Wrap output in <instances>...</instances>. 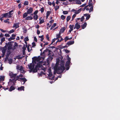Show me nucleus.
Listing matches in <instances>:
<instances>
[{"mask_svg": "<svg viewBox=\"0 0 120 120\" xmlns=\"http://www.w3.org/2000/svg\"><path fill=\"white\" fill-rule=\"evenodd\" d=\"M11 42L12 41L9 42L8 44L6 43V45H7V46H8V45L9 46H11V45H12L11 44Z\"/></svg>", "mask_w": 120, "mask_h": 120, "instance_id": "40", "label": "nucleus"}, {"mask_svg": "<svg viewBox=\"0 0 120 120\" xmlns=\"http://www.w3.org/2000/svg\"><path fill=\"white\" fill-rule=\"evenodd\" d=\"M71 17L70 16H67V21L68 22L70 20Z\"/></svg>", "mask_w": 120, "mask_h": 120, "instance_id": "31", "label": "nucleus"}, {"mask_svg": "<svg viewBox=\"0 0 120 120\" xmlns=\"http://www.w3.org/2000/svg\"><path fill=\"white\" fill-rule=\"evenodd\" d=\"M11 53V52L10 50H8L7 51V53L6 56H9L10 55Z\"/></svg>", "mask_w": 120, "mask_h": 120, "instance_id": "22", "label": "nucleus"}, {"mask_svg": "<svg viewBox=\"0 0 120 120\" xmlns=\"http://www.w3.org/2000/svg\"><path fill=\"white\" fill-rule=\"evenodd\" d=\"M32 62H36V61H38L39 59L36 56H35L32 58Z\"/></svg>", "mask_w": 120, "mask_h": 120, "instance_id": "7", "label": "nucleus"}, {"mask_svg": "<svg viewBox=\"0 0 120 120\" xmlns=\"http://www.w3.org/2000/svg\"><path fill=\"white\" fill-rule=\"evenodd\" d=\"M55 41H56V40H55V39L54 38V39H53L52 41V42L49 45V46L50 45H51L52 44H53V43Z\"/></svg>", "mask_w": 120, "mask_h": 120, "instance_id": "59", "label": "nucleus"}, {"mask_svg": "<svg viewBox=\"0 0 120 120\" xmlns=\"http://www.w3.org/2000/svg\"><path fill=\"white\" fill-rule=\"evenodd\" d=\"M61 18L62 20H64L65 18L66 17L64 16L63 15H62L61 16Z\"/></svg>", "mask_w": 120, "mask_h": 120, "instance_id": "43", "label": "nucleus"}, {"mask_svg": "<svg viewBox=\"0 0 120 120\" xmlns=\"http://www.w3.org/2000/svg\"><path fill=\"white\" fill-rule=\"evenodd\" d=\"M12 45H11V46H8V50H10L12 49Z\"/></svg>", "mask_w": 120, "mask_h": 120, "instance_id": "51", "label": "nucleus"}, {"mask_svg": "<svg viewBox=\"0 0 120 120\" xmlns=\"http://www.w3.org/2000/svg\"><path fill=\"white\" fill-rule=\"evenodd\" d=\"M41 66L40 64L38 63L37 65L35 66L34 70V73H35L37 72L38 70H39L38 68H41Z\"/></svg>", "mask_w": 120, "mask_h": 120, "instance_id": "4", "label": "nucleus"}, {"mask_svg": "<svg viewBox=\"0 0 120 120\" xmlns=\"http://www.w3.org/2000/svg\"><path fill=\"white\" fill-rule=\"evenodd\" d=\"M15 39V38H12L11 37L10 38H9L8 39V41H10L11 40H14Z\"/></svg>", "mask_w": 120, "mask_h": 120, "instance_id": "36", "label": "nucleus"}, {"mask_svg": "<svg viewBox=\"0 0 120 120\" xmlns=\"http://www.w3.org/2000/svg\"><path fill=\"white\" fill-rule=\"evenodd\" d=\"M70 63V60L68 61H67L66 63L65 66H69V65Z\"/></svg>", "mask_w": 120, "mask_h": 120, "instance_id": "23", "label": "nucleus"}, {"mask_svg": "<svg viewBox=\"0 0 120 120\" xmlns=\"http://www.w3.org/2000/svg\"><path fill=\"white\" fill-rule=\"evenodd\" d=\"M33 19V18L31 16H28L25 19L27 20H32Z\"/></svg>", "mask_w": 120, "mask_h": 120, "instance_id": "19", "label": "nucleus"}, {"mask_svg": "<svg viewBox=\"0 0 120 120\" xmlns=\"http://www.w3.org/2000/svg\"><path fill=\"white\" fill-rule=\"evenodd\" d=\"M38 10H37L35 11V12L34 13V14L35 15H37V14L38 13Z\"/></svg>", "mask_w": 120, "mask_h": 120, "instance_id": "60", "label": "nucleus"}, {"mask_svg": "<svg viewBox=\"0 0 120 120\" xmlns=\"http://www.w3.org/2000/svg\"><path fill=\"white\" fill-rule=\"evenodd\" d=\"M84 19V16H82L81 18V21L82 22Z\"/></svg>", "mask_w": 120, "mask_h": 120, "instance_id": "53", "label": "nucleus"}, {"mask_svg": "<svg viewBox=\"0 0 120 120\" xmlns=\"http://www.w3.org/2000/svg\"><path fill=\"white\" fill-rule=\"evenodd\" d=\"M74 26V25H70L69 26V27L70 28V29L71 30H73V28Z\"/></svg>", "mask_w": 120, "mask_h": 120, "instance_id": "29", "label": "nucleus"}, {"mask_svg": "<svg viewBox=\"0 0 120 120\" xmlns=\"http://www.w3.org/2000/svg\"><path fill=\"white\" fill-rule=\"evenodd\" d=\"M67 58L68 60V61L70 60V62L71 61V58L69 57V56L68 55H67Z\"/></svg>", "mask_w": 120, "mask_h": 120, "instance_id": "56", "label": "nucleus"}, {"mask_svg": "<svg viewBox=\"0 0 120 120\" xmlns=\"http://www.w3.org/2000/svg\"><path fill=\"white\" fill-rule=\"evenodd\" d=\"M16 79H15V77L14 78V79H12V82L13 83V85H15V83H16Z\"/></svg>", "mask_w": 120, "mask_h": 120, "instance_id": "27", "label": "nucleus"}, {"mask_svg": "<svg viewBox=\"0 0 120 120\" xmlns=\"http://www.w3.org/2000/svg\"><path fill=\"white\" fill-rule=\"evenodd\" d=\"M19 79L20 80H22V81L24 82V83L23 84H24L25 82L27 81L26 79L25 78H20Z\"/></svg>", "mask_w": 120, "mask_h": 120, "instance_id": "20", "label": "nucleus"}, {"mask_svg": "<svg viewBox=\"0 0 120 120\" xmlns=\"http://www.w3.org/2000/svg\"><path fill=\"white\" fill-rule=\"evenodd\" d=\"M26 46L25 47V45H24L23 47L22 48V51H25V50L26 49Z\"/></svg>", "mask_w": 120, "mask_h": 120, "instance_id": "46", "label": "nucleus"}, {"mask_svg": "<svg viewBox=\"0 0 120 120\" xmlns=\"http://www.w3.org/2000/svg\"><path fill=\"white\" fill-rule=\"evenodd\" d=\"M76 15L75 14H74L73 15L72 17V19L71 20V21L73 20H74V18L75 17V16H76Z\"/></svg>", "mask_w": 120, "mask_h": 120, "instance_id": "41", "label": "nucleus"}, {"mask_svg": "<svg viewBox=\"0 0 120 120\" xmlns=\"http://www.w3.org/2000/svg\"><path fill=\"white\" fill-rule=\"evenodd\" d=\"M59 64L58 62L57 63L54 67V69L55 71L57 72V74H60L62 73L64 70H63V68L58 66Z\"/></svg>", "mask_w": 120, "mask_h": 120, "instance_id": "2", "label": "nucleus"}, {"mask_svg": "<svg viewBox=\"0 0 120 120\" xmlns=\"http://www.w3.org/2000/svg\"><path fill=\"white\" fill-rule=\"evenodd\" d=\"M17 75V74H13V73L12 72H10L9 73V75L11 78H15L16 76Z\"/></svg>", "mask_w": 120, "mask_h": 120, "instance_id": "6", "label": "nucleus"}, {"mask_svg": "<svg viewBox=\"0 0 120 120\" xmlns=\"http://www.w3.org/2000/svg\"><path fill=\"white\" fill-rule=\"evenodd\" d=\"M8 63L9 64H11L12 63V59H10L8 60Z\"/></svg>", "mask_w": 120, "mask_h": 120, "instance_id": "35", "label": "nucleus"}, {"mask_svg": "<svg viewBox=\"0 0 120 120\" xmlns=\"http://www.w3.org/2000/svg\"><path fill=\"white\" fill-rule=\"evenodd\" d=\"M60 67L63 68V70H65V68L64 66V62L63 60H62L60 62Z\"/></svg>", "mask_w": 120, "mask_h": 120, "instance_id": "5", "label": "nucleus"}, {"mask_svg": "<svg viewBox=\"0 0 120 120\" xmlns=\"http://www.w3.org/2000/svg\"><path fill=\"white\" fill-rule=\"evenodd\" d=\"M15 88V87L12 85L10 87V88L8 90L10 91H12L14 90Z\"/></svg>", "mask_w": 120, "mask_h": 120, "instance_id": "16", "label": "nucleus"}, {"mask_svg": "<svg viewBox=\"0 0 120 120\" xmlns=\"http://www.w3.org/2000/svg\"><path fill=\"white\" fill-rule=\"evenodd\" d=\"M6 50V49H4V48H3L2 47H0V50H2V53H5Z\"/></svg>", "mask_w": 120, "mask_h": 120, "instance_id": "15", "label": "nucleus"}, {"mask_svg": "<svg viewBox=\"0 0 120 120\" xmlns=\"http://www.w3.org/2000/svg\"><path fill=\"white\" fill-rule=\"evenodd\" d=\"M80 12L79 11V10H77V11H75V14H76H76H78Z\"/></svg>", "mask_w": 120, "mask_h": 120, "instance_id": "49", "label": "nucleus"}, {"mask_svg": "<svg viewBox=\"0 0 120 120\" xmlns=\"http://www.w3.org/2000/svg\"><path fill=\"white\" fill-rule=\"evenodd\" d=\"M13 10H11V11H9L8 13L9 14V15H12L13 14V13H11V12H13Z\"/></svg>", "mask_w": 120, "mask_h": 120, "instance_id": "57", "label": "nucleus"}, {"mask_svg": "<svg viewBox=\"0 0 120 120\" xmlns=\"http://www.w3.org/2000/svg\"><path fill=\"white\" fill-rule=\"evenodd\" d=\"M33 17L35 20H37L38 18V16L37 15H34Z\"/></svg>", "mask_w": 120, "mask_h": 120, "instance_id": "28", "label": "nucleus"}, {"mask_svg": "<svg viewBox=\"0 0 120 120\" xmlns=\"http://www.w3.org/2000/svg\"><path fill=\"white\" fill-rule=\"evenodd\" d=\"M87 24L86 22H85L84 24L81 26L82 27V29H84L87 26Z\"/></svg>", "mask_w": 120, "mask_h": 120, "instance_id": "18", "label": "nucleus"}, {"mask_svg": "<svg viewBox=\"0 0 120 120\" xmlns=\"http://www.w3.org/2000/svg\"><path fill=\"white\" fill-rule=\"evenodd\" d=\"M59 6H56V7L55 8V10L56 11L57 9H59Z\"/></svg>", "mask_w": 120, "mask_h": 120, "instance_id": "52", "label": "nucleus"}, {"mask_svg": "<svg viewBox=\"0 0 120 120\" xmlns=\"http://www.w3.org/2000/svg\"><path fill=\"white\" fill-rule=\"evenodd\" d=\"M29 40L28 38V37H26L24 38V41H28Z\"/></svg>", "mask_w": 120, "mask_h": 120, "instance_id": "47", "label": "nucleus"}, {"mask_svg": "<svg viewBox=\"0 0 120 120\" xmlns=\"http://www.w3.org/2000/svg\"><path fill=\"white\" fill-rule=\"evenodd\" d=\"M5 41V38L4 37H3L1 39V42L2 43Z\"/></svg>", "mask_w": 120, "mask_h": 120, "instance_id": "50", "label": "nucleus"}, {"mask_svg": "<svg viewBox=\"0 0 120 120\" xmlns=\"http://www.w3.org/2000/svg\"><path fill=\"white\" fill-rule=\"evenodd\" d=\"M46 38L48 40V41H49V35L48 34H47L46 35Z\"/></svg>", "mask_w": 120, "mask_h": 120, "instance_id": "48", "label": "nucleus"}, {"mask_svg": "<svg viewBox=\"0 0 120 120\" xmlns=\"http://www.w3.org/2000/svg\"><path fill=\"white\" fill-rule=\"evenodd\" d=\"M41 12V13H43L44 11V8L43 7L40 10Z\"/></svg>", "mask_w": 120, "mask_h": 120, "instance_id": "54", "label": "nucleus"}, {"mask_svg": "<svg viewBox=\"0 0 120 120\" xmlns=\"http://www.w3.org/2000/svg\"><path fill=\"white\" fill-rule=\"evenodd\" d=\"M74 41H70L68 42L66 44L67 45H68V46L72 45L74 43Z\"/></svg>", "mask_w": 120, "mask_h": 120, "instance_id": "11", "label": "nucleus"}, {"mask_svg": "<svg viewBox=\"0 0 120 120\" xmlns=\"http://www.w3.org/2000/svg\"><path fill=\"white\" fill-rule=\"evenodd\" d=\"M44 20L43 19H42L40 20V21L39 22V23L40 24H41L43 23L44 22Z\"/></svg>", "mask_w": 120, "mask_h": 120, "instance_id": "44", "label": "nucleus"}, {"mask_svg": "<svg viewBox=\"0 0 120 120\" xmlns=\"http://www.w3.org/2000/svg\"><path fill=\"white\" fill-rule=\"evenodd\" d=\"M8 13H6L1 15V16H2L4 18H7L8 17Z\"/></svg>", "mask_w": 120, "mask_h": 120, "instance_id": "13", "label": "nucleus"}, {"mask_svg": "<svg viewBox=\"0 0 120 120\" xmlns=\"http://www.w3.org/2000/svg\"><path fill=\"white\" fill-rule=\"evenodd\" d=\"M48 52V57L47 59V61L48 62L50 61H51L53 58L54 56V53L52 51L48 49H46L43 52H41L40 54L41 56H43V58H44L45 57V56L46 55V54L45 53Z\"/></svg>", "mask_w": 120, "mask_h": 120, "instance_id": "1", "label": "nucleus"}, {"mask_svg": "<svg viewBox=\"0 0 120 120\" xmlns=\"http://www.w3.org/2000/svg\"><path fill=\"white\" fill-rule=\"evenodd\" d=\"M38 74L39 76H41L43 75H45V73L42 71H41L40 73H38Z\"/></svg>", "mask_w": 120, "mask_h": 120, "instance_id": "33", "label": "nucleus"}, {"mask_svg": "<svg viewBox=\"0 0 120 120\" xmlns=\"http://www.w3.org/2000/svg\"><path fill=\"white\" fill-rule=\"evenodd\" d=\"M61 34V33H59L58 34H56V37H57L58 38H61V36H60V34Z\"/></svg>", "mask_w": 120, "mask_h": 120, "instance_id": "34", "label": "nucleus"}, {"mask_svg": "<svg viewBox=\"0 0 120 120\" xmlns=\"http://www.w3.org/2000/svg\"><path fill=\"white\" fill-rule=\"evenodd\" d=\"M24 86H22L20 87H18L17 89L19 91L23 90L24 91Z\"/></svg>", "mask_w": 120, "mask_h": 120, "instance_id": "12", "label": "nucleus"}, {"mask_svg": "<svg viewBox=\"0 0 120 120\" xmlns=\"http://www.w3.org/2000/svg\"><path fill=\"white\" fill-rule=\"evenodd\" d=\"M72 38V37H71L70 38H69L68 37V36L64 38V40L65 42H66L68 40H70Z\"/></svg>", "mask_w": 120, "mask_h": 120, "instance_id": "21", "label": "nucleus"}, {"mask_svg": "<svg viewBox=\"0 0 120 120\" xmlns=\"http://www.w3.org/2000/svg\"><path fill=\"white\" fill-rule=\"evenodd\" d=\"M35 66L34 64L32 63H31L28 65L29 68L30 70L29 71L30 73L32 72L34 73L33 71L34 70Z\"/></svg>", "mask_w": 120, "mask_h": 120, "instance_id": "3", "label": "nucleus"}, {"mask_svg": "<svg viewBox=\"0 0 120 120\" xmlns=\"http://www.w3.org/2000/svg\"><path fill=\"white\" fill-rule=\"evenodd\" d=\"M19 75L17 76L16 77H15V78L16 79V80L20 81V79H19L20 78H19Z\"/></svg>", "mask_w": 120, "mask_h": 120, "instance_id": "30", "label": "nucleus"}, {"mask_svg": "<svg viewBox=\"0 0 120 120\" xmlns=\"http://www.w3.org/2000/svg\"><path fill=\"white\" fill-rule=\"evenodd\" d=\"M4 77L3 76H1L0 78V80L4 81Z\"/></svg>", "mask_w": 120, "mask_h": 120, "instance_id": "37", "label": "nucleus"}, {"mask_svg": "<svg viewBox=\"0 0 120 120\" xmlns=\"http://www.w3.org/2000/svg\"><path fill=\"white\" fill-rule=\"evenodd\" d=\"M56 23H53L50 28V30H52L56 26Z\"/></svg>", "mask_w": 120, "mask_h": 120, "instance_id": "24", "label": "nucleus"}, {"mask_svg": "<svg viewBox=\"0 0 120 120\" xmlns=\"http://www.w3.org/2000/svg\"><path fill=\"white\" fill-rule=\"evenodd\" d=\"M39 38H41V41H43V40L44 39V35H42L41 36H39Z\"/></svg>", "mask_w": 120, "mask_h": 120, "instance_id": "26", "label": "nucleus"}, {"mask_svg": "<svg viewBox=\"0 0 120 120\" xmlns=\"http://www.w3.org/2000/svg\"><path fill=\"white\" fill-rule=\"evenodd\" d=\"M63 13L64 14H66L68 13V12L67 11H63Z\"/></svg>", "mask_w": 120, "mask_h": 120, "instance_id": "61", "label": "nucleus"}, {"mask_svg": "<svg viewBox=\"0 0 120 120\" xmlns=\"http://www.w3.org/2000/svg\"><path fill=\"white\" fill-rule=\"evenodd\" d=\"M33 11V8H32L30 7L29 9L27 10V12L28 14H30L32 13Z\"/></svg>", "mask_w": 120, "mask_h": 120, "instance_id": "9", "label": "nucleus"}, {"mask_svg": "<svg viewBox=\"0 0 120 120\" xmlns=\"http://www.w3.org/2000/svg\"><path fill=\"white\" fill-rule=\"evenodd\" d=\"M15 31V30L12 29L8 32V33L9 34H11V33H13Z\"/></svg>", "mask_w": 120, "mask_h": 120, "instance_id": "32", "label": "nucleus"}, {"mask_svg": "<svg viewBox=\"0 0 120 120\" xmlns=\"http://www.w3.org/2000/svg\"><path fill=\"white\" fill-rule=\"evenodd\" d=\"M3 18L2 16H1L0 17V19L1 21H2L3 20Z\"/></svg>", "mask_w": 120, "mask_h": 120, "instance_id": "64", "label": "nucleus"}, {"mask_svg": "<svg viewBox=\"0 0 120 120\" xmlns=\"http://www.w3.org/2000/svg\"><path fill=\"white\" fill-rule=\"evenodd\" d=\"M90 15L88 14V16H87V17H86V20H88L90 18Z\"/></svg>", "mask_w": 120, "mask_h": 120, "instance_id": "42", "label": "nucleus"}, {"mask_svg": "<svg viewBox=\"0 0 120 120\" xmlns=\"http://www.w3.org/2000/svg\"><path fill=\"white\" fill-rule=\"evenodd\" d=\"M28 14L27 12H25L24 13L23 15V18H25L28 15L27 14Z\"/></svg>", "mask_w": 120, "mask_h": 120, "instance_id": "25", "label": "nucleus"}, {"mask_svg": "<svg viewBox=\"0 0 120 120\" xmlns=\"http://www.w3.org/2000/svg\"><path fill=\"white\" fill-rule=\"evenodd\" d=\"M49 74L48 75V76L49 77H51L52 75V73L51 72V69H49Z\"/></svg>", "mask_w": 120, "mask_h": 120, "instance_id": "17", "label": "nucleus"}, {"mask_svg": "<svg viewBox=\"0 0 120 120\" xmlns=\"http://www.w3.org/2000/svg\"><path fill=\"white\" fill-rule=\"evenodd\" d=\"M51 12V11H48L47 12L46 15H49Z\"/></svg>", "mask_w": 120, "mask_h": 120, "instance_id": "62", "label": "nucleus"}, {"mask_svg": "<svg viewBox=\"0 0 120 120\" xmlns=\"http://www.w3.org/2000/svg\"><path fill=\"white\" fill-rule=\"evenodd\" d=\"M5 36L6 37H9L10 36V35L8 34H5Z\"/></svg>", "mask_w": 120, "mask_h": 120, "instance_id": "63", "label": "nucleus"}, {"mask_svg": "<svg viewBox=\"0 0 120 120\" xmlns=\"http://www.w3.org/2000/svg\"><path fill=\"white\" fill-rule=\"evenodd\" d=\"M76 3L77 4H81V1L80 0H78V1H77L76 2Z\"/></svg>", "mask_w": 120, "mask_h": 120, "instance_id": "45", "label": "nucleus"}, {"mask_svg": "<svg viewBox=\"0 0 120 120\" xmlns=\"http://www.w3.org/2000/svg\"><path fill=\"white\" fill-rule=\"evenodd\" d=\"M32 47H34L36 46L35 43L34 42H33L32 43Z\"/></svg>", "mask_w": 120, "mask_h": 120, "instance_id": "55", "label": "nucleus"}, {"mask_svg": "<svg viewBox=\"0 0 120 120\" xmlns=\"http://www.w3.org/2000/svg\"><path fill=\"white\" fill-rule=\"evenodd\" d=\"M19 23H14L13 24V28H15V29L19 28Z\"/></svg>", "mask_w": 120, "mask_h": 120, "instance_id": "10", "label": "nucleus"}, {"mask_svg": "<svg viewBox=\"0 0 120 120\" xmlns=\"http://www.w3.org/2000/svg\"><path fill=\"white\" fill-rule=\"evenodd\" d=\"M78 22H77L75 23L74 29L76 28V29L78 30L80 28V26L78 24Z\"/></svg>", "mask_w": 120, "mask_h": 120, "instance_id": "8", "label": "nucleus"}, {"mask_svg": "<svg viewBox=\"0 0 120 120\" xmlns=\"http://www.w3.org/2000/svg\"><path fill=\"white\" fill-rule=\"evenodd\" d=\"M93 7H91L90 8L89 10V12H91L93 10Z\"/></svg>", "mask_w": 120, "mask_h": 120, "instance_id": "38", "label": "nucleus"}, {"mask_svg": "<svg viewBox=\"0 0 120 120\" xmlns=\"http://www.w3.org/2000/svg\"><path fill=\"white\" fill-rule=\"evenodd\" d=\"M65 29V28L64 27L61 28L60 30L59 33H63L64 32Z\"/></svg>", "mask_w": 120, "mask_h": 120, "instance_id": "14", "label": "nucleus"}, {"mask_svg": "<svg viewBox=\"0 0 120 120\" xmlns=\"http://www.w3.org/2000/svg\"><path fill=\"white\" fill-rule=\"evenodd\" d=\"M14 47H17L18 46V44L16 42H15L14 43Z\"/></svg>", "mask_w": 120, "mask_h": 120, "instance_id": "58", "label": "nucleus"}, {"mask_svg": "<svg viewBox=\"0 0 120 120\" xmlns=\"http://www.w3.org/2000/svg\"><path fill=\"white\" fill-rule=\"evenodd\" d=\"M25 5H28V1H25L24 4Z\"/></svg>", "mask_w": 120, "mask_h": 120, "instance_id": "39", "label": "nucleus"}]
</instances>
